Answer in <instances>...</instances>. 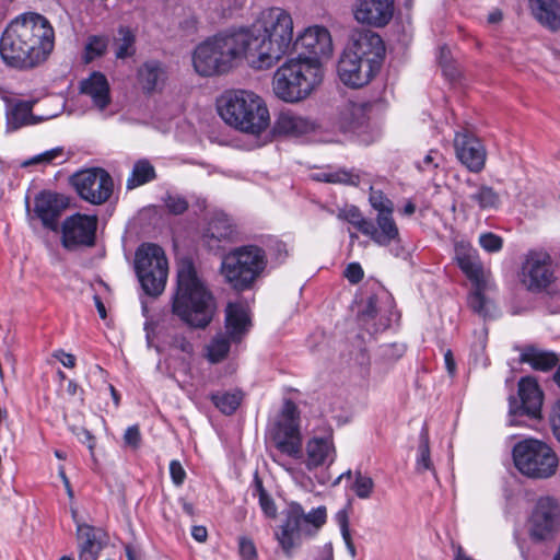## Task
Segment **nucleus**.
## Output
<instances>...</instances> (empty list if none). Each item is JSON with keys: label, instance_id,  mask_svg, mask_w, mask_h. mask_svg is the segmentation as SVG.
Listing matches in <instances>:
<instances>
[{"label": "nucleus", "instance_id": "34", "mask_svg": "<svg viewBox=\"0 0 560 560\" xmlns=\"http://www.w3.org/2000/svg\"><path fill=\"white\" fill-rule=\"evenodd\" d=\"M79 539V560H97L102 544L96 537V530L88 524L77 526Z\"/></svg>", "mask_w": 560, "mask_h": 560}, {"label": "nucleus", "instance_id": "7", "mask_svg": "<svg viewBox=\"0 0 560 560\" xmlns=\"http://www.w3.org/2000/svg\"><path fill=\"white\" fill-rule=\"evenodd\" d=\"M322 80L319 62L299 56L288 59L275 71L271 86L279 100L293 104L306 100Z\"/></svg>", "mask_w": 560, "mask_h": 560}, {"label": "nucleus", "instance_id": "41", "mask_svg": "<svg viewBox=\"0 0 560 560\" xmlns=\"http://www.w3.org/2000/svg\"><path fill=\"white\" fill-rule=\"evenodd\" d=\"M416 469L418 472L434 470L433 463H432L431 456H430L429 428L427 424H423L420 435H419Z\"/></svg>", "mask_w": 560, "mask_h": 560}, {"label": "nucleus", "instance_id": "64", "mask_svg": "<svg viewBox=\"0 0 560 560\" xmlns=\"http://www.w3.org/2000/svg\"><path fill=\"white\" fill-rule=\"evenodd\" d=\"M176 350L185 351L189 347L187 340L184 337L175 338V342L172 345Z\"/></svg>", "mask_w": 560, "mask_h": 560}, {"label": "nucleus", "instance_id": "49", "mask_svg": "<svg viewBox=\"0 0 560 560\" xmlns=\"http://www.w3.org/2000/svg\"><path fill=\"white\" fill-rule=\"evenodd\" d=\"M479 245L488 253H498L502 249L503 240L492 232H487L480 234Z\"/></svg>", "mask_w": 560, "mask_h": 560}, {"label": "nucleus", "instance_id": "51", "mask_svg": "<svg viewBox=\"0 0 560 560\" xmlns=\"http://www.w3.org/2000/svg\"><path fill=\"white\" fill-rule=\"evenodd\" d=\"M165 206L174 214H182L188 209L187 200L178 195H167Z\"/></svg>", "mask_w": 560, "mask_h": 560}, {"label": "nucleus", "instance_id": "14", "mask_svg": "<svg viewBox=\"0 0 560 560\" xmlns=\"http://www.w3.org/2000/svg\"><path fill=\"white\" fill-rule=\"evenodd\" d=\"M250 327L249 308L242 303H229L225 308V332L219 334L208 350H230L238 346Z\"/></svg>", "mask_w": 560, "mask_h": 560}, {"label": "nucleus", "instance_id": "44", "mask_svg": "<svg viewBox=\"0 0 560 560\" xmlns=\"http://www.w3.org/2000/svg\"><path fill=\"white\" fill-rule=\"evenodd\" d=\"M255 490L258 494L259 505L267 517L273 518L277 516V506L275 504L273 499L268 494L265 490L262 482L260 480H256Z\"/></svg>", "mask_w": 560, "mask_h": 560}, {"label": "nucleus", "instance_id": "20", "mask_svg": "<svg viewBox=\"0 0 560 560\" xmlns=\"http://www.w3.org/2000/svg\"><path fill=\"white\" fill-rule=\"evenodd\" d=\"M520 404L514 398H510V424L515 425L516 416H527L532 419L540 417L542 406V392L536 380L532 377H522L518 382Z\"/></svg>", "mask_w": 560, "mask_h": 560}, {"label": "nucleus", "instance_id": "39", "mask_svg": "<svg viewBox=\"0 0 560 560\" xmlns=\"http://www.w3.org/2000/svg\"><path fill=\"white\" fill-rule=\"evenodd\" d=\"M521 362L528 363L533 370L548 372L559 362L556 352H521Z\"/></svg>", "mask_w": 560, "mask_h": 560}, {"label": "nucleus", "instance_id": "10", "mask_svg": "<svg viewBox=\"0 0 560 560\" xmlns=\"http://www.w3.org/2000/svg\"><path fill=\"white\" fill-rule=\"evenodd\" d=\"M517 470L532 479H548L556 475L559 458L546 442L537 439H524L512 451Z\"/></svg>", "mask_w": 560, "mask_h": 560}, {"label": "nucleus", "instance_id": "40", "mask_svg": "<svg viewBox=\"0 0 560 560\" xmlns=\"http://www.w3.org/2000/svg\"><path fill=\"white\" fill-rule=\"evenodd\" d=\"M136 36L130 28L120 26L118 36L114 40L115 56L118 59H126L136 52Z\"/></svg>", "mask_w": 560, "mask_h": 560}, {"label": "nucleus", "instance_id": "21", "mask_svg": "<svg viewBox=\"0 0 560 560\" xmlns=\"http://www.w3.org/2000/svg\"><path fill=\"white\" fill-rule=\"evenodd\" d=\"M457 159L472 173H480L486 165L487 151L479 139L457 132L454 138Z\"/></svg>", "mask_w": 560, "mask_h": 560}, {"label": "nucleus", "instance_id": "9", "mask_svg": "<svg viewBox=\"0 0 560 560\" xmlns=\"http://www.w3.org/2000/svg\"><path fill=\"white\" fill-rule=\"evenodd\" d=\"M266 265V255L260 247L245 245L231 250L223 257L220 272L231 288L245 291L252 288Z\"/></svg>", "mask_w": 560, "mask_h": 560}, {"label": "nucleus", "instance_id": "24", "mask_svg": "<svg viewBox=\"0 0 560 560\" xmlns=\"http://www.w3.org/2000/svg\"><path fill=\"white\" fill-rule=\"evenodd\" d=\"M67 205L68 201L63 196L50 191H44L35 199L34 212L46 228L56 230L58 219L67 208Z\"/></svg>", "mask_w": 560, "mask_h": 560}, {"label": "nucleus", "instance_id": "11", "mask_svg": "<svg viewBox=\"0 0 560 560\" xmlns=\"http://www.w3.org/2000/svg\"><path fill=\"white\" fill-rule=\"evenodd\" d=\"M135 269L142 289L149 295H160L165 288L168 262L163 248L143 243L136 250Z\"/></svg>", "mask_w": 560, "mask_h": 560}, {"label": "nucleus", "instance_id": "25", "mask_svg": "<svg viewBox=\"0 0 560 560\" xmlns=\"http://www.w3.org/2000/svg\"><path fill=\"white\" fill-rule=\"evenodd\" d=\"M236 233L231 219L224 213L214 214L202 235L205 245L210 250H218L222 242L232 241Z\"/></svg>", "mask_w": 560, "mask_h": 560}, {"label": "nucleus", "instance_id": "5", "mask_svg": "<svg viewBox=\"0 0 560 560\" xmlns=\"http://www.w3.org/2000/svg\"><path fill=\"white\" fill-rule=\"evenodd\" d=\"M218 113L229 126L254 136H259L270 125L265 100L250 90L225 91L218 100Z\"/></svg>", "mask_w": 560, "mask_h": 560}, {"label": "nucleus", "instance_id": "1", "mask_svg": "<svg viewBox=\"0 0 560 560\" xmlns=\"http://www.w3.org/2000/svg\"><path fill=\"white\" fill-rule=\"evenodd\" d=\"M55 47V31L44 15L26 12L16 16L0 38L3 61L16 69H33L47 60Z\"/></svg>", "mask_w": 560, "mask_h": 560}, {"label": "nucleus", "instance_id": "50", "mask_svg": "<svg viewBox=\"0 0 560 560\" xmlns=\"http://www.w3.org/2000/svg\"><path fill=\"white\" fill-rule=\"evenodd\" d=\"M444 164V156L438 150H430L423 160L417 164V167L422 171H433Z\"/></svg>", "mask_w": 560, "mask_h": 560}, {"label": "nucleus", "instance_id": "36", "mask_svg": "<svg viewBox=\"0 0 560 560\" xmlns=\"http://www.w3.org/2000/svg\"><path fill=\"white\" fill-rule=\"evenodd\" d=\"M533 13L549 30L555 32L560 28V4L556 0H535Z\"/></svg>", "mask_w": 560, "mask_h": 560}, {"label": "nucleus", "instance_id": "56", "mask_svg": "<svg viewBox=\"0 0 560 560\" xmlns=\"http://www.w3.org/2000/svg\"><path fill=\"white\" fill-rule=\"evenodd\" d=\"M363 269L358 262L349 264L345 270V277L349 280V282L353 284L360 282L363 278Z\"/></svg>", "mask_w": 560, "mask_h": 560}, {"label": "nucleus", "instance_id": "63", "mask_svg": "<svg viewBox=\"0 0 560 560\" xmlns=\"http://www.w3.org/2000/svg\"><path fill=\"white\" fill-rule=\"evenodd\" d=\"M2 363L10 365L14 369V355L13 352H3V358H0V375L2 374Z\"/></svg>", "mask_w": 560, "mask_h": 560}, {"label": "nucleus", "instance_id": "22", "mask_svg": "<svg viewBox=\"0 0 560 560\" xmlns=\"http://www.w3.org/2000/svg\"><path fill=\"white\" fill-rule=\"evenodd\" d=\"M394 15V0H358L355 20L361 24L383 27Z\"/></svg>", "mask_w": 560, "mask_h": 560}, {"label": "nucleus", "instance_id": "48", "mask_svg": "<svg viewBox=\"0 0 560 560\" xmlns=\"http://www.w3.org/2000/svg\"><path fill=\"white\" fill-rule=\"evenodd\" d=\"M63 158V149L61 147H57L50 150H47L40 154H37L30 160L25 161L22 165L30 166L34 164H43L48 165L51 164L57 159Z\"/></svg>", "mask_w": 560, "mask_h": 560}, {"label": "nucleus", "instance_id": "32", "mask_svg": "<svg viewBox=\"0 0 560 560\" xmlns=\"http://www.w3.org/2000/svg\"><path fill=\"white\" fill-rule=\"evenodd\" d=\"M491 288V281L481 285H472V290L468 294V307L483 319L493 318L497 315V306L492 299L487 295Z\"/></svg>", "mask_w": 560, "mask_h": 560}, {"label": "nucleus", "instance_id": "29", "mask_svg": "<svg viewBox=\"0 0 560 560\" xmlns=\"http://www.w3.org/2000/svg\"><path fill=\"white\" fill-rule=\"evenodd\" d=\"M472 191L468 195V200L480 211L498 210L502 200L500 194L491 186L486 184H477L471 179L466 182Z\"/></svg>", "mask_w": 560, "mask_h": 560}, {"label": "nucleus", "instance_id": "19", "mask_svg": "<svg viewBox=\"0 0 560 560\" xmlns=\"http://www.w3.org/2000/svg\"><path fill=\"white\" fill-rule=\"evenodd\" d=\"M97 218L77 213L62 224V244L68 249L79 246L91 247L95 244Z\"/></svg>", "mask_w": 560, "mask_h": 560}, {"label": "nucleus", "instance_id": "55", "mask_svg": "<svg viewBox=\"0 0 560 560\" xmlns=\"http://www.w3.org/2000/svg\"><path fill=\"white\" fill-rule=\"evenodd\" d=\"M124 441L132 448H138L141 442V433L138 425L128 427L124 434Z\"/></svg>", "mask_w": 560, "mask_h": 560}, {"label": "nucleus", "instance_id": "13", "mask_svg": "<svg viewBox=\"0 0 560 560\" xmlns=\"http://www.w3.org/2000/svg\"><path fill=\"white\" fill-rule=\"evenodd\" d=\"M560 524V503L551 495L537 499L527 521L528 536L534 542L553 539Z\"/></svg>", "mask_w": 560, "mask_h": 560}, {"label": "nucleus", "instance_id": "61", "mask_svg": "<svg viewBox=\"0 0 560 560\" xmlns=\"http://www.w3.org/2000/svg\"><path fill=\"white\" fill-rule=\"evenodd\" d=\"M444 363L450 376H454L456 374V363L453 357V352H445L444 354Z\"/></svg>", "mask_w": 560, "mask_h": 560}, {"label": "nucleus", "instance_id": "16", "mask_svg": "<svg viewBox=\"0 0 560 560\" xmlns=\"http://www.w3.org/2000/svg\"><path fill=\"white\" fill-rule=\"evenodd\" d=\"M292 50L308 54L307 58L318 62L332 54V39L329 31L322 25H312L304 28L293 40Z\"/></svg>", "mask_w": 560, "mask_h": 560}, {"label": "nucleus", "instance_id": "12", "mask_svg": "<svg viewBox=\"0 0 560 560\" xmlns=\"http://www.w3.org/2000/svg\"><path fill=\"white\" fill-rule=\"evenodd\" d=\"M400 313L392 294L382 285L375 284V290L358 313L359 325L370 335L384 331L397 324Z\"/></svg>", "mask_w": 560, "mask_h": 560}, {"label": "nucleus", "instance_id": "53", "mask_svg": "<svg viewBox=\"0 0 560 560\" xmlns=\"http://www.w3.org/2000/svg\"><path fill=\"white\" fill-rule=\"evenodd\" d=\"M238 549L242 560H256L257 550L250 539L242 537L238 542Z\"/></svg>", "mask_w": 560, "mask_h": 560}, {"label": "nucleus", "instance_id": "42", "mask_svg": "<svg viewBox=\"0 0 560 560\" xmlns=\"http://www.w3.org/2000/svg\"><path fill=\"white\" fill-rule=\"evenodd\" d=\"M374 480L370 476L362 474L360 470L354 472L351 490L359 499H370L374 492Z\"/></svg>", "mask_w": 560, "mask_h": 560}, {"label": "nucleus", "instance_id": "46", "mask_svg": "<svg viewBox=\"0 0 560 560\" xmlns=\"http://www.w3.org/2000/svg\"><path fill=\"white\" fill-rule=\"evenodd\" d=\"M277 423H284L300 427V411L298 406L291 399L283 401L279 420Z\"/></svg>", "mask_w": 560, "mask_h": 560}, {"label": "nucleus", "instance_id": "43", "mask_svg": "<svg viewBox=\"0 0 560 560\" xmlns=\"http://www.w3.org/2000/svg\"><path fill=\"white\" fill-rule=\"evenodd\" d=\"M338 218L349 222L364 234L369 220L362 215L358 207L350 206L341 209L338 213Z\"/></svg>", "mask_w": 560, "mask_h": 560}, {"label": "nucleus", "instance_id": "27", "mask_svg": "<svg viewBox=\"0 0 560 560\" xmlns=\"http://www.w3.org/2000/svg\"><path fill=\"white\" fill-rule=\"evenodd\" d=\"M380 246H387L399 240V230L394 220L393 212L377 213L375 222L369 220L364 231Z\"/></svg>", "mask_w": 560, "mask_h": 560}, {"label": "nucleus", "instance_id": "45", "mask_svg": "<svg viewBox=\"0 0 560 560\" xmlns=\"http://www.w3.org/2000/svg\"><path fill=\"white\" fill-rule=\"evenodd\" d=\"M107 48V38L104 36H91L85 45V61L102 56Z\"/></svg>", "mask_w": 560, "mask_h": 560}, {"label": "nucleus", "instance_id": "4", "mask_svg": "<svg viewBox=\"0 0 560 560\" xmlns=\"http://www.w3.org/2000/svg\"><path fill=\"white\" fill-rule=\"evenodd\" d=\"M384 57L385 45L382 37L371 31L360 33L339 59V79L348 86L362 88L378 73Z\"/></svg>", "mask_w": 560, "mask_h": 560}, {"label": "nucleus", "instance_id": "33", "mask_svg": "<svg viewBox=\"0 0 560 560\" xmlns=\"http://www.w3.org/2000/svg\"><path fill=\"white\" fill-rule=\"evenodd\" d=\"M314 125L306 118L292 112H281L275 124V131L280 135L301 136L313 130Z\"/></svg>", "mask_w": 560, "mask_h": 560}, {"label": "nucleus", "instance_id": "58", "mask_svg": "<svg viewBox=\"0 0 560 560\" xmlns=\"http://www.w3.org/2000/svg\"><path fill=\"white\" fill-rule=\"evenodd\" d=\"M340 530H341V535H342V538L350 551V553L352 556L355 555V548L352 544V539H351V535H350V530H349V524H348V518L346 515H343L341 518H340Z\"/></svg>", "mask_w": 560, "mask_h": 560}, {"label": "nucleus", "instance_id": "28", "mask_svg": "<svg viewBox=\"0 0 560 560\" xmlns=\"http://www.w3.org/2000/svg\"><path fill=\"white\" fill-rule=\"evenodd\" d=\"M82 94L92 100L93 105L103 110L110 103L109 84L106 77L101 72H93L80 85Z\"/></svg>", "mask_w": 560, "mask_h": 560}, {"label": "nucleus", "instance_id": "26", "mask_svg": "<svg viewBox=\"0 0 560 560\" xmlns=\"http://www.w3.org/2000/svg\"><path fill=\"white\" fill-rule=\"evenodd\" d=\"M272 440L281 453L295 459L303 457L299 425L276 423L272 431Z\"/></svg>", "mask_w": 560, "mask_h": 560}, {"label": "nucleus", "instance_id": "6", "mask_svg": "<svg viewBox=\"0 0 560 560\" xmlns=\"http://www.w3.org/2000/svg\"><path fill=\"white\" fill-rule=\"evenodd\" d=\"M246 40V35L235 28L221 32L199 44L192 55L196 72L202 77H212L228 72L243 59L249 63Z\"/></svg>", "mask_w": 560, "mask_h": 560}, {"label": "nucleus", "instance_id": "54", "mask_svg": "<svg viewBox=\"0 0 560 560\" xmlns=\"http://www.w3.org/2000/svg\"><path fill=\"white\" fill-rule=\"evenodd\" d=\"M170 475L175 486H182L186 478L185 469L183 468L182 464L176 459L170 463Z\"/></svg>", "mask_w": 560, "mask_h": 560}, {"label": "nucleus", "instance_id": "38", "mask_svg": "<svg viewBox=\"0 0 560 560\" xmlns=\"http://www.w3.org/2000/svg\"><path fill=\"white\" fill-rule=\"evenodd\" d=\"M213 405L224 415H233L240 407L243 393L238 389L233 392H215L210 396Z\"/></svg>", "mask_w": 560, "mask_h": 560}, {"label": "nucleus", "instance_id": "59", "mask_svg": "<svg viewBox=\"0 0 560 560\" xmlns=\"http://www.w3.org/2000/svg\"><path fill=\"white\" fill-rule=\"evenodd\" d=\"M56 359L61 362V364L66 368H74L75 365V357L71 352H57L55 354Z\"/></svg>", "mask_w": 560, "mask_h": 560}, {"label": "nucleus", "instance_id": "3", "mask_svg": "<svg viewBox=\"0 0 560 560\" xmlns=\"http://www.w3.org/2000/svg\"><path fill=\"white\" fill-rule=\"evenodd\" d=\"M173 313L191 327L205 328L212 320L215 301L190 259L177 264V288Z\"/></svg>", "mask_w": 560, "mask_h": 560}, {"label": "nucleus", "instance_id": "17", "mask_svg": "<svg viewBox=\"0 0 560 560\" xmlns=\"http://www.w3.org/2000/svg\"><path fill=\"white\" fill-rule=\"evenodd\" d=\"M303 464L308 471L329 468L337 458L334 431L328 428L323 434H315L306 441Z\"/></svg>", "mask_w": 560, "mask_h": 560}, {"label": "nucleus", "instance_id": "30", "mask_svg": "<svg viewBox=\"0 0 560 560\" xmlns=\"http://www.w3.org/2000/svg\"><path fill=\"white\" fill-rule=\"evenodd\" d=\"M33 102L30 101H10L5 110V120L8 131H15L24 126L37 122L32 114Z\"/></svg>", "mask_w": 560, "mask_h": 560}, {"label": "nucleus", "instance_id": "62", "mask_svg": "<svg viewBox=\"0 0 560 560\" xmlns=\"http://www.w3.org/2000/svg\"><path fill=\"white\" fill-rule=\"evenodd\" d=\"M191 536L199 542H205L208 537V532L205 526H194L191 529Z\"/></svg>", "mask_w": 560, "mask_h": 560}, {"label": "nucleus", "instance_id": "60", "mask_svg": "<svg viewBox=\"0 0 560 560\" xmlns=\"http://www.w3.org/2000/svg\"><path fill=\"white\" fill-rule=\"evenodd\" d=\"M229 352H205L203 358L209 364H219L228 359Z\"/></svg>", "mask_w": 560, "mask_h": 560}, {"label": "nucleus", "instance_id": "35", "mask_svg": "<svg viewBox=\"0 0 560 560\" xmlns=\"http://www.w3.org/2000/svg\"><path fill=\"white\" fill-rule=\"evenodd\" d=\"M366 119L365 104L347 102L339 112L338 124L343 131H355L365 124Z\"/></svg>", "mask_w": 560, "mask_h": 560}, {"label": "nucleus", "instance_id": "23", "mask_svg": "<svg viewBox=\"0 0 560 560\" xmlns=\"http://www.w3.org/2000/svg\"><path fill=\"white\" fill-rule=\"evenodd\" d=\"M456 260L472 285L490 282V272L485 269L477 249L470 245L459 244L456 246Z\"/></svg>", "mask_w": 560, "mask_h": 560}, {"label": "nucleus", "instance_id": "15", "mask_svg": "<svg viewBox=\"0 0 560 560\" xmlns=\"http://www.w3.org/2000/svg\"><path fill=\"white\" fill-rule=\"evenodd\" d=\"M79 196L92 205H103L112 196L114 183L103 168H89L77 173L72 178Z\"/></svg>", "mask_w": 560, "mask_h": 560}, {"label": "nucleus", "instance_id": "8", "mask_svg": "<svg viewBox=\"0 0 560 560\" xmlns=\"http://www.w3.org/2000/svg\"><path fill=\"white\" fill-rule=\"evenodd\" d=\"M326 508L318 506L305 513L298 502L289 503L284 520L275 533L283 553L291 558L304 538L312 537L326 522Z\"/></svg>", "mask_w": 560, "mask_h": 560}, {"label": "nucleus", "instance_id": "37", "mask_svg": "<svg viewBox=\"0 0 560 560\" xmlns=\"http://www.w3.org/2000/svg\"><path fill=\"white\" fill-rule=\"evenodd\" d=\"M155 168L149 160H138L132 167V171L127 179L126 186L128 189H133L155 179Z\"/></svg>", "mask_w": 560, "mask_h": 560}, {"label": "nucleus", "instance_id": "2", "mask_svg": "<svg viewBox=\"0 0 560 560\" xmlns=\"http://www.w3.org/2000/svg\"><path fill=\"white\" fill-rule=\"evenodd\" d=\"M246 35L249 65L256 70H267L292 50L294 22L291 13L280 7L261 10L247 27L237 28Z\"/></svg>", "mask_w": 560, "mask_h": 560}, {"label": "nucleus", "instance_id": "31", "mask_svg": "<svg viewBox=\"0 0 560 560\" xmlns=\"http://www.w3.org/2000/svg\"><path fill=\"white\" fill-rule=\"evenodd\" d=\"M167 79L166 70L155 60L144 62L138 70V81L145 93L161 90Z\"/></svg>", "mask_w": 560, "mask_h": 560}, {"label": "nucleus", "instance_id": "47", "mask_svg": "<svg viewBox=\"0 0 560 560\" xmlns=\"http://www.w3.org/2000/svg\"><path fill=\"white\" fill-rule=\"evenodd\" d=\"M369 201L373 209L377 211V213H387L394 212V205L390 199H388L382 190H376L373 187L370 188V197Z\"/></svg>", "mask_w": 560, "mask_h": 560}, {"label": "nucleus", "instance_id": "18", "mask_svg": "<svg viewBox=\"0 0 560 560\" xmlns=\"http://www.w3.org/2000/svg\"><path fill=\"white\" fill-rule=\"evenodd\" d=\"M552 262L546 252H530L522 266L521 281L530 291H541L553 281Z\"/></svg>", "mask_w": 560, "mask_h": 560}, {"label": "nucleus", "instance_id": "52", "mask_svg": "<svg viewBox=\"0 0 560 560\" xmlns=\"http://www.w3.org/2000/svg\"><path fill=\"white\" fill-rule=\"evenodd\" d=\"M325 180L329 183H340L357 186L360 182V178L357 174L341 171L327 175Z\"/></svg>", "mask_w": 560, "mask_h": 560}, {"label": "nucleus", "instance_id": "57", "mask_svg": "<svg viewBox=\"0 0 560 560\" xmlns=\"http://www.w3.org/2000/svg\"><path fill=\"white\" fill-rule=\"evenodd\" d=\"M550 424L552 433L557 441L560 443V399L557 401L550 416Z\"/></svg>", "mask_w": 560, "mask_h": 560}]
</instances>
